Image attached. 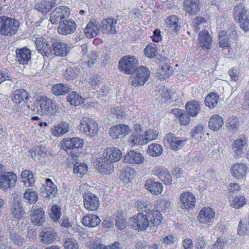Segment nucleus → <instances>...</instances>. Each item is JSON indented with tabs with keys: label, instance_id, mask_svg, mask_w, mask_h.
<instances>
[{
	"label": "nucleus",
	"instance_id": "1",
	"mask_svg": "<svg viewBox=\"0 0 249 249\" xmlns=\"http://www.w3.org/2000/svg\"><path fill=\"white\" fill-rule=\"evenodd\" d=\"M35 104L40 115H52L57 111L55 101L45 96L37 98Z\"/></svg>",
	"mask_w": 249,
	"mask_h": 249
},
{
	"label": "nucleus",
	"instance_id": "2",
	"mask_svg": "<svg viewBox=\"0 0 249 249\" xmlns=\"http://www.w3.org/2000/svg\"><path fill=\"white\" fill-rule=\"evenodd\" d=\"M19 27L18 20L4 16H0V35L11 36L17 33Z\"/></svg>",
	"mask_w": 249,
	"mask_h": 249
},
{
	"label": "nucleus",
	"instance_id": "3",
	"mask_svg": "<svg viewBox=\"0 0 249 249\" xmlns=\"http://www.w3.org/2000/svg\"><path fill=\"white\" fill-rule=\"evenodd\" d=\"M233 16L235 21L240 23V26L245 31L249 30V12L243 4L236 5L233 12Z\"/></svg>",
	"mask_w": 249,
	"mask_h": 249
},
{
	"label": "nucleus",
	"instance_id": "4",
	"mask_svg": "<svg viewBox=\"0 0 249 249\" xmlns=\"http://www.w3.org/2000/svg\"><path fill=\"white\" fill-rule=\"evenodd\" d=\"M80 132L91 138L97 135L98 132V125L92 119L84 117L80 120L78 126Z\"/></svg>",
	"mask_w": 249,
	"mask_h": 249
},
{
	"label": "nucleus",
	"instance_id": "5",
	"mask_svg": "<svg viewBox=\"0 0 249 249\" xmlns=\"http://www.w3.org/2000/svg\"><path fill=\"white\" fill-rule=\"evenodd\" d=\"M150 75V72L149 69L144 66H141L133 73L131 85L135 87L143 85L148 80Z\"/></svg>",
	"mask_w": 249,
	"mask_h": 249
},
{
	"label": "nucleus",
	"instance_id": "6",
	"mask_svg": "<svg viewBox=\"0 0 249 249\" xmlns=\"http://www.w3.org/2000/svg\"><path fill=\"white\" fill-rule=\"evenodd\" d=\"M132 228L138 231H143L150 226V222L147 214L139 213L129 220Z\"/></svg>",
	"mask_w": 249,
	"mask_h": 249
},
{
	"label": "nucleus",
	"instance_id": "7",
	"mask_svg": "<svg viewBox=\"0 0 249 249\" xmlns=\"http://www.w3.org/2000/svg\"><path fill=\"white\" fill-rule=\"evenodd\" d=\"M69 50V47L60 38H52L50 53L55 56H66Z\"/></svg>",
	"mask_w": 249,
	"mask_h": 249
},
{
	"label": "nucleus",
	"instance_id": "8",
	"mask_svg": "<svg viewBox=\"0 0 249 249\" xmlns=\"http://www.w3.org/2000/svg\"><path fill=\"white\" fill-rule=\"evenodd\" d=\"M31 222L36 226H42L46 220L45 212L43 209L37 205H33L30 211Z\"/></svg>",
	"mask_w": 249,
	"mask_h": 249
},
{
	"label": "nucleus",
	"instance_id": "9",
	"mask_svg": "<svg viewBox=\"0 0 249 249\" xmlns=\"http://www.w3.org/2000/svg\"><path fill=\"white\" fill-rule=\"evenodd\" d=\"M138 61L134 56H125L119 61V67L121 71L129 74L136 70Z\"/></svg>",
	"mask_w": 249,
	"mask_h": 249
},
{
	"label": "nucleus",
	"instance_id": "10",
	"mask_svg": "<svg viewBox=\"0 0 249 249\" xmlns=\"http://www.w3.org/2000/svg\"><path fill=\"white\" fill-rule=\"evenodd\" d=\"M70 14V8L66 6H60L51 12L50 20L52 24H56L63 18L69 17Z\"/></svg>",
	"mask_w": 249,
	"mask_h": 249
},
{
	"label": "nucleus",
	"instance_id": "11",
	"mask_svg": "<svg viewBox=\"0 0 249 249\" xmlns=\"http://www.w3.org/2000/svg\"><path fill=\"white\" fill-rule=\"evenodd\" d=\"M17 181V175L12 172H5L0 176V188L3 190L15 186Z\"/></svg>",
	"mask_w": 249,
	"mask_h": 249
},
{
	"label": "nucleus",
	"instance_id": "12",
	"mask_svg": "<svg viewBox=\"0 0 249 249\" xmlns=\"http://www.w3.org/2000/svg\"><path fill=\"white\" fill-rule=\"evenodd\" d=\"M187 140L185 138L181 139L180 138L177 137L174 134L172 133L167 134L164 138V141L166 142L170 148L174 150L181 149L186 144Z\"/></svg>",
	"mask_w": 249,
	"mask_h": 249
},
{
	"label": "nucleus",
	"instance_id": "13",
	"mask_svg": "<svg viewBox=\"0 0 249 249\" xmlns=\"http://www.w3.org/2000/svg\"><path fill=\"white\" fill-rule=\"evenodd\" d=\"M84 205L85 208L90 211L96 210L100 203L97 196L89 191H86L83 194Z\"/></svg>",
	"mask_w": 249,
	"mask_h": 249
},
{
	"label": "nucleus",
	"instance_id": "14",
	"mask_svg": "<svg viewBox=\"0 0 249 249\" xmlns=\"http://www.w3.org/2000/svg\"><path fill=\"white\" fill-rule=\"evenodd\" d=\"M180 207L182 209L192 210L195 207L196 201L195 196L191 192H183L180 196Z\"/></svg>",
	"mask_w": 249,
	"mask_h": 249
},
{
	"label": "nucleus",
	"instance_id": "15",
	"mask_svg": "<svg viewBox=\"0 0 249 249\" xmlns=\"http://www.w3.org/2000/svg\"><path fill=\"white\" fill-rule=\"evenodd\" d=\"M77 26L75 21L72 19H65L59 22L57 29L58 33L62 35H68L73 33Z\"/></svg>",
	"mask_w": 249,
	"mask_h": 249
},
{
	"label": "nucleus",
	"instance_id": "16",
	"mask_svg": "<svg viewBox=\"0 0 249 249\" xmlns=\"http://www.w3.org/2000/svg\"><path fill=\"white\" fill-rule=\"evenodd\" d=\"M152 174L158 176L159 179L166 185H169L172 183V179L170 172L163 166L154 167L152 170Z\"/></svg>",
	"mask_w": 249,
	"mask_h": 249
},
{
	"label": "nucleus",
	"instance_id": "17",
	"mask_svg": "<svg viewBox=\"0 0 249 249\" xmlns=\"http://www.w3.org/2000/svg\"><path fill=\"white\" fill-rule=\"evenodd\" d=\"M41 241L45 244H50L56 240L57 232L52 227H44L40 232Z\"/></svg>",
	"mask_w": 249,
	"mask_h": 249
},
{
	"label": "nucleus",
	"instance_id": "18",
	"mask_svg": "<svg viewBox=\"0 0 249 249\" xmlns=\"http://www.w3.org/2000/svg\"><path fill=\"white\" fill-rule=\"evenodd\" d=\"M117 20L114 18H109L103 19L100 24V30L103 34H117L116 25Z\"/></svg>",
	"mask_w": 249,
	"mask_h": 249
},
{
	"label": "nucleus",
	"instance_id": "19",
	"mask_svg": "<svg viewBox=\"0 0 249 249\" xmlns=\"http://www.w3.org/2000/svg\"><path fill=\"white\" fill-rule=\"evenodd\" d=\"M215 215V212L211 208H204L199 213L198 219L201 223L212 225Z\"/></svg>",
	"mask_w": 249,
	"mask_h": 249
},
{
	"label": "nucleus",
	"instance_id": "20",
	"mask_svg": "<svg viewBox=\"0 0 249 249\" xmlns=\"http://www.w3.org/2000/svg\"><path fill=\"white\" fill-rule=\"evenodd\" d=\"M144 160V157L140 153L134 150L129 151L124 157L125 163L140 164Z\"/></svg>",
	"mask_w": 249,
	"mask_h": 249
},
{
	"label": "nucleus",
	"instance_id": "21",
	"mask_svg": "<svg viewBox=\"0 0 249 249\" xmlns=\"http://www.w3.org/2000/svg\"><path fill=\"white\" fill-rule=\"evenodd\" d=\"M113 162L108 159L107 157L100 158L98 161L100 172L104 174H110L114 171Z\"/></svg>",
	"mask_w": 249,
	"mask_h": 249
},
{
	"label": "nucleus",
	"instance_id": "22",
	"mask_svg": "<svg viewBox=\"0 0 249 249\" xmlns=\"http://www.w3.org/2000/svg\"><path fill=\"white\" fill-rule=\"evenodd\" d=\"M31 50L27 47L17 49L16 50V61L20 64H27L31 59Z\"/></svg>",
	"mask_w": 249,
	"mask_h": 249
},
{
	"label": "nucleus",
	"instance_id": "23",
	"mask_svg": "<svg viewBox=\"0 0 249 249\" xmlns=\"http://www.w3.org/2000/svg\"><path fill=\"white\" fill-rule=\"evenodd\" d=\"M12 99L13 102L16 104L25 105L27 103L29 95L24 89H18L13 92Z\"/></svg>",
	"mask_w": 249,
	"mask_h": 249
},
{
	"label": "nucleus",
	"instance_id": "24",
	"mask_svg": "<svg viewBox=\"0 0 249 249\" xmlns=\"http://www.w3.org/2000/svg\"><path fill=\"white\" fill-rule=\"evenodd\" d=\"M70 125L68 123L61 122L51 128V134L56 137H59L68 132Z\"/></svg>",
	"mask_w": 249,
	"mask_h": 249
},
{
	"label": "nucleus",
	"instance_id": "25",
	"mask_svg": "<svg viewBox=\"0 0 249 249\" xmlns=\"http://www.w3.org/2000/svg\"><path fill=\"white\" fill-rule=\"evenodd\" d=\"M36 47L37 50L43 55L49 54L51 46L44 38L41 37L36 38L35 40Z\"/></svg>",
	"mask_w": 249,
	"mask_h": 249
},
{
	"label": "nucleus",
	"instance_id": "26",
	"mask_svg": "<svg viewBox=\"0 0 249 249\" xmlns=\"http://www.w3.org/2000/svg\"><path fill=\"white\" fill-rule=\"evenodd\" d=\"M231 171L234 177L237 179H242L246 175L247 167L244 163H236L231 166Z\"/></svg>",
	"mask_w": 249,
	"mask_h": 249
},
{
	"label": "nucleus",
	"instance_id": "27",
	"mask_svg": "<svg viewBox=\"0 0 249 249\" xmlns=\"http://www.w3.org/2000/svg\"><path fill=\"white\" fill-rule=\"evenodd\" d=\"M184 6L186 11L189 15H196L200 9L199 0H184Z\"/></svg>",
	"mask_w": 249,
	"mask_h": 249
},
{
	"label": "nucleus",
	"instance_id": "28",
	"mask_svg": "<svg viewBox=\"0 0 249 249\" xmlns=\"http://www.w3.org/2000/svg\"><path fill=\"white\" fill-rule=\"evenodd\" d=\"M144 186L145 189L149 191L153 195L160 194L162 191L163 186L162 184L156 182L152 179L146 180Z\"/></svg>",
	"mask_w": 249,
	"mask_h": 249
},
{
	"label": "nucleus",
	"instance_id": "29",
	"mask_svg": "<svg viewBox=\"0 0 249 249\" xmlns=\"http://www.w3.org/2000/svg\"><path fill=\"white\" fill-rule=\"evenodd\" d=\"M100 30V24L96 22H90L84 29L85 35L86 37L91 38L96 36Z\"/></svg>",
	"mask_w": 249,
	"mask_h": 249
},
{
	"label": "nucleus",
	"instance_id": "30",
	"mask_svg": "<svg viewBox=\"0 0 249 249\" xmlns=\"http://www.w3.org/2000/svg\"><path fill=\"white\" fill-rule=\"evenodd\" d=\"M55 4V0H43L40 2L36 3L35 8L43 14H46Z\"/></svg>",
	"mask_w": 249,
	"mask_h": 249
},
{
	"label": "nucleus",
	"instance_id": "31",
	"mask_svg": "<svg viewBox=\"0 0 249 249\" xmlns=\"http://www.w3.org/2000/svg\"><path fill=\"white\" fill-rule=\"evenodd\" d=\"M198 39L199 40L200 46L203 49H210L212 40L210 34L207 30H203L199 32Z\"/></svg>",
	"mask_w": 249,
	"mask_h": 249
},
{
	"label": "nucleus",
	"instance_id": "32",
	"mask_svg": "<svg viewBox=\"0 0 249 249\" xmlns=\"http://www.w3.org/2000/svg\"><path fill=\"white\" fill-rule=\"evenodd\" d=\"M245 136L244 135L239 136L238 138L234 141L232 145V150L234 154L236 156H240L243 153L244 146L246 144Z\"/></svg>",
	"mask_w": 249,
	"mask_h": 249
},
{
	"label": "nucleus",
	"instance_id": "33",
	"mask_svg": "<svg viewBox=\"0 0 249 249\" xmlns=\"http://www.w3.org/2000/svg\"><path fill=\"white\" fill-rule=\"evenodd\" d=\"M31 157L36 161H41L47 157V149L43 146L35 147L31 154Z\"/></svg>",
	"mask_w": 249,
	"mask_h": 249
},
{
	"label": "nucleus",
	"instance_id": "34",
	"mask_svg": "<svg viewBox=\"0 0 249 249\" xmlns=\"http://www.w3.org/2000/svg\"><path fill=\"white\" fill-rule=\"evenodd\" d=\"M147 216L149 219L150 227L158 226L162 219V216L160 212L158 210H152L147 213Z\"/></svg>",
	"mask_w": 249,
	"mask_h": 249
},
{
	"label": "nucleus",
	"instance_id": "35",
	"mask_svg": "<svg viewBox=\"0 0 249 249\" xmlns=\"http://www.w3.org/2000/svg\"><path fill=\"white\" fill-rule=\"evenodd\" d=\"M172 113L178 118L181 125L185 126L190 123V115L185 111L178 108H175L172 110Z\"/></svg>",
	"mask_w": 249,
	"mask_h": 249
},
{
	"label": "nucleus",
	"instance_id": "36",
	"mask_svg": "<svg viewBox=\"0 0 249 249\" xmlns=\"http://www.w3.org/2000/svg\"><path fill=\"white\" fill-rule=\"evenodd\" d=\"M185 107L189 115L193 117L196 116L201 110L198 102L195 100L188 102L186 104Z\"/></svg>",
	"mask_w": 249,
	"mask_h": 249
},
{
	"label": "nucleus",
	"instance_id": "37",
	"mask_svg": "<svg viewBox=\"0 0 249 249\" xmlns=\"http://www.w3.org/2000/svg\"><path fill=\"white\" fill-rule=\"evenodd\" d=\"M11 212L12 216L17 219H19L23 216L24 212L20 201L15 200L11 206Z\"/></svg>",
	"mask_w": 249,
	"mask_h": 249
},
{
	"label": "nucleus",
	"instance_id": "38",
	"mask_svg": "<svg viewBox=\"0 0 249 249\" xmlns=\"http://www.w3.org/2000/svg\"><path fill=\"white\" fill-rule=\"evenodd\" d=\"M82 222L85 226L95 227L101 222V219L96 215L89 214L83 217Z\"/></svg>",
	"mask_w": 249,
	"mask_h": 249
},
{
	"label": "nucleus",
	"instance_id": "39",
	"mask_svg": "<svg viewBox=\"0 0 249 249\" xmlns=\"http://www.w3.org/2000/svg\"><path fill=\"white\" fill-rule=\"evenodd\" d=\"M112 162H117L122 157L121 151L114 147H107L106 149V156Z\"/></svg>",
	"mask_w": 249,
	"mask_h": 249
},
{
	"label": "nucleus",
	"instance_id": "40",
	"mask_svg": "<svg viewBox=\"0 0 249 249\" xmlns=\"http://www.w3.org/2000/svg\"><path fill=\"white\" fill-rule=\"evenodd\" d=\"M84 144V140L78 137H73L66 140L64 142L65 145L69 149L81 148L83 146Z\"/></svg>",
	"mask_w": 249,
	"mask_h": 249
},
{
	"label": "nucleus",
	"instance_id": "41",
	"mask_svg": "<svg viewBox=\"0 0 249 249\" xmlns=\"http://www.w3.org/2000/svg\"><path fill=\"white\" fill-rule=\"evenodd\" d=\"M224 124L222 117L219 115L215 114L210 118L209 122V128L214 131H217Z\"/></svg>",
	"mask_w": 249,
	"mask_h": 249
},
{
	"label": "nucleus",
	"instance_id": "42",
	"mask_svg": "<svg viewBox=\"0 0 249 249\" xmlns=\"http://www.w3.org/2000/svg\"><path fill=\"white\" fill-rule=\"evenodd\" d=\"M46 185L45 186V192L44 193V195L46 194V196L44 197H54L57 193V189L56 185L50 178H47L46 180Z\"/></svg>",
	"mask_w": 249,
	"mask_h": 249
},
{
	"label": "nucleus",
	"instance_id": "43",
	"mask_svg": "<svg viewBox=\"0 0 249 249\" xmlns=\"http://www.w3.org/2000/svg\"><path fill=\"white\" fill-rule=\"evenodd\" d=\"M166 23L171 31L177 32L180 29L178 18L175 15L169 16L166 20Z\"/></svg>",
	"mask_w": 249,
	"mask_h": 249
},
{
	"label": "nucleus",
	"instance_id": "44",
	"mask_svg": "<svg viewBox=\"0 0 249 249\" xmlns=\"http://www.w3.org/2000/svg\"><path fill=\"white\" fill-rule=\"evenodd\" d=\"M70 89L71 88L68 85L59 83L53 85L52 90L54 95L58 96L67 93Z\"/></svg>",
	"mask_w": 249,
	"mask_h": 249
},
{
	"label": "nucleus",
	"instance_id": "45",
	"mask_svg": "<svg viewBox=\"0 0 249 249\" xmlns=\"http://www.w3.org/2000/svg\"><path fill=\"white\" fill-rule=\"evenodd\" d=\"M219 100V96L218 93L211 92L206 97L205 104L207 107L210 108H213L217 105Z\"/></svg>",
	"mask_w": 249,
	"mask_h": 249
},
{
	"label": "nucleus",
	"instance_id": "46",
	"mask_svg": "<svg viewBox=\"0 0 249 249\" xmlns=\"http://www.w3.org/2000/svg\"><path fill=\"white\" fill-rule=\"evenodd\" d=\"M192 22L194 31L196 33L201 29H202V31L205 30V27L207 26L206 20L201 17L195 18Z\"/></svg>",
	"mask_w": 249,
	"mask_h": 249
},
{
	"label": "nucleus",
	"instance_id": "47",
	"mask_svg": "<svg viewBox=\"0 0 249 249\" xmlns=\"http://www.w3.org/2000/svg\"><path fill=\"white\" fill-rule=\"evenodd\" d=\"M79 72V70L77 67H69L63 75L66 80H73L76 78Z\"/></svg>",
	"mask_w": 249,
	"mask_h": 249
},
{
	"label": "nucleus",
	"instance_id": "48",
	"mask_svg": "<svg viewBox=\"0 0 249 249\" xmlns=\"http://www.w3.org/2000/svg\"><path fill=\"white\" fill-rule=\"evenodd\" d=\"M68 101L71 105L77 106L84 103V98L75 91L70 92L68 96Z\"/></svg>",
	"mask_w": 249,
	"mask_h": 249
},
{
	"label": "nucleus",
	"instance_id": "49",
	"mask_svg": "<svg viewBox=\"0 0 249 249\" xmlns=\"http://www.w3.org/2000/svg\"><path fill=\"white\" fill-rule=\"evenodd\" d=\"M23 198L26 202L30 204L35 203L38 199L36 193L31 189H27L23 195Z\"/></svg>",
	"mask_w": 249,
	"mask_h": 249
},
{
	"label": "nucleus",
	"instance_id": "50",
	"mask_svg": "<svg viewBox=\"0 0 249 249\" xmlns=\"http://www.w3.org/2000/svg\"><path fill=\"white\" fill-rule=\"evenodd\" d=\"M129 142L134 145H143L146 144L144 139V135H141L140 133L133 132L130 136Z\"/></svg>",
	"mask_w": 249,
	"mask_h": 249
},
{
	"label": "nucleus",
	"instance_id": "51",
	"mask_svg": "<svg viewBox=\"0 0 249 249\" xmlns=\"http://www.w3.org/2000/svg\"><path fill=\"white\" fill-rule=\"evenodd\" d=\"M65 249H78L79 246L76 240L72 236L66 237L63 242Z\"/></svg>",
	"mask_w": 249,
	"mask_h": 249
},
{
	"label": "nucleus",
	"instance_id": "52",
	"mask_svg": "<svg viewBox=\"0 0 249 249\" xmlns=\"http://www.w3.org/2000/svg\"><path fill=\"white\" fill-rule=\"evenodd\" d=\"M9 238L13 243L17 246H21L25 242L24 238L19 233L12 231L9 235Z\"/></svg>",
	"mask_w": 249,
	"mask_h": 249
},
{
	"label": "nucleus",
	"instance_id": "53",
	"mask_svg": "<svg viewBox=\"0 0 249 249\" xmlns=\"http://www.w3.org/2000/svg\"><path fill=\"white\" fill-rule=\"evenodd\" d=\"M162 151V147L160 145L153 143L149 145L147 153L152 156L157 157L161 155Z\"/></svg>",
	"mask_w": 249,
	"mask_h": 249
},
{
	"label": "nucleus",
	"instance_id": "54",
	"mask_svg": "<svg viewBox=\"0 0 249 249\" xmlns=\"http://www.w3.org/2000/svg\"><path fill=\"white\" fill-rule=\"evenodd\" d=\"M159 133L155 129H148L144 132V139L145 143L146 144L151 141H154L158 138Z\"/></svg>",
	"mask_w": 249,
	"mask_h": 249
},
{
	"label": "nucleus",
	"instance_id": "55",
	"mask_svg": "<svg viewBox=\"0 0 249 249\" xmlns=\"http://www.w3.org/2000/svg\"><path fill=\"white\" fill-rule=\"evenodd\" d=\"M61 210V208L56 205L52 207L50 215L51 218L53 222H57L60 218L62 215Z\"/></svg>",
	"mask_w": 249,
	"mask_h": 249
},
{
	"label": "nucleus",
	"instance_id": "56",
	"mask_svg": "<svg viewBox=\"0 0 249 249\" xmlns=\"http://www.w3.org/2000/svg\"><path fill=\"white\" fill-rule=\"evenodd\" d=\"M73 173L81 176L86 174L88 170L87 165L84 163L76 162L73 166Z\"/></svg>",
	"mask_w": 249,
	"mask_h": 249
},
{
	"label": "nucleus",
	"instance_id": "57",
	"mask_svg": "<svg viewBox=\"0 0 249 249\" xmlns=\"http://www.w3.org/2000/svg\"><path fill=\"white\" fill-rule=\"evenodd\" d=\"M238 126V121L236 117L233 116H230L227 119L226 126L230 131H234Z\"/></svg>",
	"mask_w": 249,
	"mask_h": 249
},
{
	"label": "nucleus",
	"instance_id": "58",
	"mask_svg": "<svg viewBox=\"0 0 249 249\" xmlns=\"http://www.w3.org/2000/svg\"><path fill=\"white\" fill-rule=\"evenodd\" d=\"M157 46L154 44H150L147 45L144 50V54L148 58H153L156 55Z\"/></svg>",
	"mask_w": 249,
	"mask_h": 249
},
{
	"label": "nucleus",
	"instance_id": "59",
	"mask_svg": "<svg viewBox=\"0 0 249 249\" xmlns=\"http://www.w3.org/2000/svg\"><path fill=\"white\" fill-rule=\"evenodd\" d=\"M219 42L220 47L224 48L229 46V38L225 31H222L220 32Z\"/></svg>",
	"mask_w": 249,
	"mask_h": 249
},
{
	"label": "nucleus",
	"instance_id": "60",
	"mask_svg": "<svg viewBox=\"0 0 249 249\" xmlns=\"http://www.w3.org/2000/svg\"><path fill=\"white\" fill-rule=\"evenodd\" d=\"M246 203V199L242 196H238L235 197L233 200V204H231L234 208L239 209Z\"/></svg>",
	"mask_w": 249,
	"mask_h": 249
},
{
	"label": "nucleus",
	"instance_id": "61",
	"mask_svg": "<svg viewBox=\"0 0 249 249\" xmlns=\"http://www.w3.org/2000/svg\"><path fill=\"white\" fill-rule=\"evenodd\" d=\"M157 208L162 212H166L170 206V202L168 200L160 199L157 202Z\"/></svg>",
	"mask_w": 249,
	"mask_h": 249
},
{
	"label": "nucleus",
	"instance_id": "62",
	"mask_svg": "<svg viewBox=\"0 0 249 249\" xmlns=\"http://www.w3.org/2000/svg\"><path fill=\"white\" fill-rule=\"evenodd\" d=\"M203 127L201 125H198L192 130L191 133L192 136L196 139L198 141H200L202 138L201 135Z\"/></svg>",
	"mask_w": 249,
	"mask_h": 249
},
{
	"label": "nucleus",
	"instance_id": "63",
	"mask_svg": "<svg viewBox=\"0 0 249 249\" xmlns=\"http://www.w3.org/2000/svg\"><path fill=\"white\" fill-rule=\"evenodd\" d=\"M101 78L100 76L94 75L89 78L88 82L93 89H95L97 87H99L101 83Z\"/></svg>",
	"mask_w": 249,
	"mask_h": 249
},
{
	"label": "nucleus",
	"instance_id": "64",
	"mask_svg": "<svg viewBox=\"0 0 249 249\" xmlns=\"http://www.w3.org/2000/svg\"><path fill=\"white\" fill-rule=\"evenodd\" d=\"M206 245L207 242L205 238L200 235L196 239L195 249H205Z\"/></svg>",
	"mask_w": 249,
	"mask_h": 249
}]
</instances>
